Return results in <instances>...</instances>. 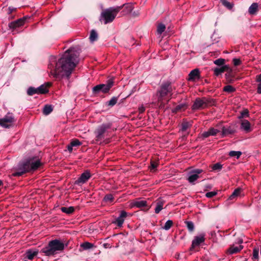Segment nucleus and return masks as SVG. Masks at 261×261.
Returning a JSON list of instances; mask_svg holds the SVG:
<instances>
[{
    "mask_svg": "<svg viewBox=\"0 0 261 261\" xmlns=\"http://www.w3.org/2000/svg\"><path fill=\"white\" fill-rule=\"evenodd\" d=\"M77 56L73 52L72 48L67 50L58 62L55 57H51L48 66L50 74L58 80L64 78L68 80L77 64Z\"/></svg>",
    "mask_w": 261,
    "mask_h": 261,
    "instance_id": "f257e3e1",
    "label": "nucleus"
},
{
    "mask_svg": "<svg viewBox=\"0 0 261 261\" xmlns=\"http://www.w3.org/2000/svg\"><path fill=\"white\" fill-rule=\"evenodd\" d=\"M172 92L173 89L170 82H166L162 84L155 95L157 101L152 102V104L165 111L166 109V105L171 98Z\"/></svg>",
    "mask_w": 261,
    "mask_h": 261,
    "instance_id": "f03ea898",
    "label": "nucleus"
},
{
    "mask_svg": "<svg viewBox=\"0 0 261 261\" xmlns=\"http://www.w3.org/2000/svg\"><path fill=\"white\" fill-rule=\"evenodd\" d=\"M42 164L39 160L34 162L32 160L27 161L20 164L18 169L11 174V176L15 177L21 176L27 172H32L36 170Z\"/></svg>",
    "mask_w": 261,
    "mask_h": 261,
    "instance_id": "7ed1b4c3",
    "label": "nucleus"
},
{
    "mask_svg": "<svg viewBox=\"0 0 261 261\" xmlns=\"http://www.w3.org/2000/svg\"><path fill=\"white\" fill-rule=\"evenodd\" d=\"M65 248V244L60 240L55 239L50 241L47 245L42 248L40 253L45 256H54L59 252L62 251Z\"/></svg>",
    "mask_w": 261,
    "mask_h": 261,
    "instance_id": "20e7f679",
    "label": "nucleus"
},
{
    "mask_svg": "<svg viewBox=\"0 0 261 261\" xmlns=\"http://www.w3.org/2000/svg\"><path fill=\"white\" fill-rule=\"evenodd\" d=\"M120 11V7H110L105 9L101 13L99 21L102 22L103 20L105 24L111 23L113 22Z\"/></svg>",
    "mask_w": 261,
    "mask_h": 261,
    "instance_id": "39448f33",
    "label": "nucleus"
},
{
    "mask_svg": "<svg viewBox=\"0 0 261 261\" xmlns=\"http://www.w3.org/2000/svg\"><path fill=\"white\" fill-rule=\"evenodd\" d=\"M114 80L110 79L107 81L106 84H99L93 87L92 93L94 95H99L101 93L103 94L108 93L111 88L114 86Z\"/></svg>",
    "mask_w": 261,
    "mask_h": 261,
    "instance_id": "423d86ee",
    "label": "nucleus"
},
{
    "mask_svg": "<svg viewBox=\"0 0 261 261\" xmlns=\"http://www.w3.org/2000/svg\"><path fill=\"white\" fill-rule=\"evenodd\" d=\"M112 123L111 122L103 123L99 125L95 131L96 141H101L105 139L107 130L111 128Z\"/></svg>",
    "mask_w": 261,
    "mask_h": 261,
    "instance_id": "0eeeda50",
    "label": "nucleus"
},
{
    "mask_svg": "<svg viewBox=\"0 0 261 261\" xmlns=\"http://www.w3.org/2000/svg\"><path fill=\"white\" fill-rule=\"evenodd\" d=\"M14 122V117L12 114L8 113L4 118L0 119V125L4 128H8L13 126Z\"/></svg>",
    "mask_w": 261,
    "mask_h": 261,
    "instance_id": "6e6552de",
    "label": "nucleus"
},
{
    "mask_svg": "<svg viewBox=\"0 0 261 261\" xmlns=\"http://www.w3.org/2000/svg\"><path fill=\"white\" fill-rule=\"evenodd\" d=\"M220 132V130L219 129L211 127L207 132H204L201 134L198 138L202 140H204L210 136H216L217 134Z\"/></svg>",
    "mask_w": 261,
    "mask_h": 261,
    "instance_id": "1a4fd4ad",
    "label": "nucleus"
},
{
    "mask_svg": "<svg viewBox=\"0 0 261 261\" xmlns=\"http://www.w3.org/2000/svg\"><path fill=\"white\" fill-rule=\"evenodd\" d=\"M203 172V170L200 169H194L190 171L189 177L187 179H197L202 178L201 173Z\"/></svg>",
    "mask_w": 261,
    "mask_h": 261,
    "instance_id": "9d476101",
    "label": "nucleus"
},
{
    "mask_svg": "<svg viewBox=\"0 0 261 261\" xmlns=\"http://www.w3.org/2000/svg\"><path fill=\"white\" fill-rule=\"evenodd\" d=\"M205 241L204 235L200 234L199 236L195 237L192 241L191 246L190 248L191 251L194 249L195 247L199 246L200 244L204 242Z\"/></svg>",
    "mask_w": 261,
    "mask_h": 261,
    "instance_id": "9b49d317",
    "label": "nucleus"
},
{
    "mask_svg": "<svg viewBox=\"0 0 261 261\" xmlns=\"http://www.w3.org/2000/svg\"><path fill=\"white\" fill-rule=\"evenodd\" d=\"M204 108L205 106L204 101L203 100V97L196 98L192 106V110L196 111L197 110L203 109Z\"/></svg>",
    "mask_w": 261,
    "mask_h": 261,
    "instance_id": "f8f14e48",
    "label": "nucleus"
},
{
    "mask_svg": "<svg viewBox=\"0 0 261 261\" xmlns=\"http://www.w3.org/2000/svg\"><path fill=\"white\" fill-rule=\"evenodd\" d=\"M127 216V213L125 211H121L119 216L113 222V223L116 224L118 227H121Z\"/></svg>",
    "mask_w": 261,
    "mask_h": 261,
    "instance_id": "ddd939ff",
    "label": "nucleus"
},
{
    "mask_svg": "<svg viewBox=\"0 0 261 261\" xmlns=\"http://www.w3.org/2000/svg\"><path fill=\"white\" fill-rule=\"evenodd\" d=\"M236 132L234 126L231 125L228 127L223 126L221 131L222 137H224L229 135H232Z\"/></svg>",
    "mask_w": 261,
    "mask_h": 261,
    "instance_id": "4468645a",
    "label": "nucleus"
},
{
    "mask_svg": "<svg viewBox=\"0 0 261 261\" xmlns=\"http://www.w3.org/2000/svg\"><path fill=\"white\" fill-rule=\"evenodd\" d=\"M188 80L189 81L194 82L200 78V72L198 68L192 70L188 75Z\"/></svg>",
    "mask_w": 261,
    "mask_h": 261,
    "instance_id": "2eb2a0df",
    "label": "nucleus"
},
{
    "mask_svg": "<svg viewBox=\"0 0 261 261\" xmlns=\"http://www.w3.org/2000/svg\"><path fill=\"white\" fill-rule=\"evenodd\" d=\"M117 7H120V10L123 8L121 12L123 15L129 14L134 9L133 5L130 3L124 4Z\"/></svg>",
    "mask_w": 261,
    "mask_h": 261,
    "instance_id": "dca6fc26",
    "label": "nucleus"
},
{
    "mask_svg": "<svg viewBox=\"0 0 261 261\" xmlns=\"http://www.w3.org/2000/svg\"><path fill=\"white\" fill-rule=\"evenodd\" d=\"M25 21V18L24 17L18 19L15 21L9 23V27L11 29H15L18 27H21L22 25H23Z\"/></svg>",
    "mask_w": 261,
    "mask_h": 261,
    "instance_id": "f3484780",
    "label": "nucleus"
},
{
    "mask_svg": "<svg viewBox=\"0 0 261 261\" xmlns=\"http://www.w3.org/2000/svg\"><path fill=\"white\" fill-rule=\"evenodd\" d=\"M38 254V251L33 249H28L26 251L24 254V259H28L29 260H32L35 256H36Z\"/></svg>",
    "mask_w": 261,
    "mask_h": 261,
    "instance_id": "a211bd4d",
    "label": "nucleus"
},
{
    "mask_svg": "<svg viewBox=\"0 0 261 261\" xmlns=\"http://www.w3.org/2000/svg\"><path fill=\"white\" fill-rule=\"evenodd\" d=\"M81 145H82V143L78 139H72L70 144L67 146V148L70 152H71L73 147L79 146Z\"/></svg>",
    "mask_w": 261,
    "mask_h": 261,
    "instance_id": "6ab92c4d",
    "label": "nucleus"
},
{
    "mask_svg": "<svg viewBox=\"0 0 261 261\" xmlns=\"http://www.w3.org/2000/svg\"><path fill=\"white\" fill-rule=\"evenodd\" d=\"M225 74V78L227 83H233L234 82V75L233 73L232 70L229 67V70L226 71Z\"/></svg>",
    "mask_w": 261,
    "mask_h": 261,
    "instance_id": "aec40b11",
    "label": "nucleus"
},
{
    "mask_svg": "<svg viewBox=\"0 0 261 261\" xmlns=\"http://www.w3.org/2000/svg\"><path fill=\"white\" fill-rule=\"evenodd\" d=\"M229 66L226 65H223L220 67H216L214 69V74L216 76H219L221 73L229 70Z\"/></svg>",
    "mask_w": 261,
    "mask_h": 261,
    "instance_id": "412c9836",
    "label": "nucleus"
},
{
    "mask_svg": "<svg viewBox=\"0 0 261 261\" xmlns=\"http://www.w3.org/2000/svg\"><path fill=\"white\" fill-rule=\"evenodd\" d=\"M51 86V84L48 83L46 85H42L37 88L38 94H45L48 92V88Z\"/></svg>",
    "mask_w": 261,
    "mask_h": 261,
    "instance_id": "4be33fe9",
    "label": "nucleus"
},
{
    "mask_svg": "<svg viewBox=\"0 0 261 261\" xmlns=\"http://www.w3.org/2000/svg\"><path fill=\"white\" fill-rule=\"evenodd\" d=\"M203 100L204 101L205 108L208 107L215 106L216 105V101L213 98L203 97Z\"/></svg>",
    "mask_w": 261,
    "mask_h": 261,
    "instance_id": "5701e85b",
    "label": "nucleus"
},
{
    "mask_svg": "<svg viewBox=\"0 0 261 261\" xmlns=\"http://www.w3.org/2000/svg\"><path fill=\"white\" fill-rule=\"evenodd\" d=\"M258 10V5L256 3H253L249 8L248 12L251 15H255Z\"/></svg>",
    "mask_w": 261,
    "mask_h": 261,
    "instance_id": "b1692460",
    "label": "nucleus"
},
{
    "mask_svg": "<svg viewBox=\"0 0 261 261\" xmlns=\"http://www.w3.org/2000/svg\"><path fill=\"white\" fill-rule=\"evenodd\" d=\"M242 191L241 188H238L236 189L232 193L229 197L228 200H236L237 197L240 194Z\"/></svg>",
    "mask_w": 261,
    "mask_h": 261,
    "instance_id": "393cba45",
    "label": "nucleus"
},
{
    "mask_svg": "<svg viewBox=\"0 0 261 261\" xmlns=\"http://www.w3.org/2000/svg\"><path fill=\"white\" fill-rule=\"evenodd\" d=\"M243 248V246L240 245L239 247L234 246V245L231 246L228 250V252L230 254H233L240 252Z\"/></svg>",
    "mask_w": 261,
    "mask_h": 261,
    "instance_id": "a878e982",
    "label": "nucleus"
},
{
    "mask_svg": "<svg viewBox=\"0 0 261 261\" xmlns=\"http://www.w3.org/2000/svg\"><path fill=\"white\" fill-rule=\"evenodd\" d=\"M241 128L244 129L246 132H250L251 131L250 123L247 120H244L242 121Z\"/></svg>",
    "mask_w": 261,
    "mask_h": 261,
    "instance_id": "bb28decb",
    "label": "nucleus"
},
{
    "mask_svg": "<svg viewBox=\"0 0 261 261\" xmlns=\"http://www.w3.org/2000/svg\"><path fill=\"white\" fill-rule=\"evenodd\" d=\"M133 206L138 208H143L147 206V201L145 200H137L133 203Z\"/></svg>",
    "mask_w": 261,
    "mask_h": 261,
    "instance_id": "cd10ccee",
    "label": "nucleus"
},
{
    "mask_svg": "<svg viewBox=\"0 0 261 261\" xmlns=\"http://www.w3.org/2000/svg\"><path fill=\"white\" fill-rule=\"evenodd\" d=\"M93 174L88 170L85 171L81 174L80 177L77 179H89L92 177Z\"/></svg>",
    "mask_w": 261,
    "mask_h": 261,
    "instance_id": "c85d7f7f",
    "label": "nucleus"
},
{
    "mask_svg": "<svg viewBox=\"0 0 261 261\" xmlns=\"http://www.w3.org/2000/svg\"><path fill=\"white\" fill-rule=\"evenodd\" d=\"M119 96L116 97L113 96L111 98V99L106 102V106H108L109 107H113L114 106H115L118 100Z\"/></svg>",
    "mask_w": 261,
    "mask_h": 261,
    "instance_id": "c756f323",
    "label": "nucleus"
},
{
    "mask_svg": "<svg viewBox=\"0 0 261 261\" xmlns=\"http://www.w3.org/2000/svg\"><path fill=\"white\" fill-rule=\"evenodd\" d=\"M187 105L185 103H181L177 105L176 107L172 110L173 113H176L179 111H184L187 108Z\"/></svg>",
    "mask_w": 261,
    "mask_h": 261,
    "instance_id": "7c9ffc66",
    "label": "nucleus"
},
{
    "mask_svg": "<svg viewBox=\"0 0 261 261\" xmlns=\"http://www.w3.org/2000/svg\"><path fill=\"white\" fill-rule=\"evenodd\" d=\"M61 211L64 213L70 215L72 214L75 210V208L73 206L67 207H61L60 208Z\"/></svg>",
    "mask_w": 261,
    "mask_h": 261,
    "instance_id": "2f4dec72",
    "label": "nucleus"
},
{
    "mask_svg": "<svg viewBox=\"0 0 261 261\" xmlns=\"http://www.w3.org/2000/svg\"><path fill=\"white\" fill-rule=\"evenodd\" d=\"M164 202L161 200H158L156 203V206L155 208V213L156 214H158L160 212V211L163 209V206L164 205Z\"/></svg>",
    "mask_w": 261,
    "mask_h": 261,
    "instance_id": "473e14b6",
    "label": "nucleus"
},
{
    "mask_svg": "<svg viewBox=\"0 0 261 261\" xmlns=\"http://www.w3.org/2000/svg\"><path fill=\"white\" fill-rule=\"evenodd\" d=\"M53 111V108L51 105H46L44 107L43 113L45 115L50 114Z\"/></svg>",
    "mask_w": 261,
    "mask_h": 261,
    "instance_id": "72a5a7b5",
    "label": "nucleus"
},
{
    "mask_svg": "<svg viewBox=\"0 0 261 261\" xmlns=\"http://www.w3.org/2000/svg\"><path fill=\"white\" fill-rule=\"evenodd\" d=\"M181 131L185 132L188 128H190L192 126V123L190 122L184 121L181 123Z\"/></svg>",
    "mask_w": 261,
    "mask_h": 261,
    "instance_id": "f704fd0d",
    "label": "nucleus"
},
{
    "mask_svg": "<svg viewBox=\"0 0 261 261\" xmlns=\"http://www.w3.org/2000/svg\"><path fill=\"white\" fill-rule=\"evenodd\" d=\"M166 26L162 23H159L157 25V33L161 35L165 30Z\"/></svg>",
    "mask_w": 261,
    "mask_h": 261,
    "instance_id": "c9c22d12",
    "label": "nucleus"
},
{
    "mask_svg": "<svg viewBox=\"0 0 261 261\" xmlns=\"http://www.w3.org/2000/svg\"><path fill=\"white\" fill-rule=\"evenodd\" d=\"M89 39L91 42H94L97 40L98 35L94 30H92L91 31Z\"/></svg>",
    "mask_w": 261,
    "mask_h": 261,
    "instance_id": "e433bc0d",
    "label": "nucleus"
},
{
    "mask_svg": "<svg viewBox=\"0 0 261 261\" xmlns=\"http://www.w3.org/2000/svg\"><path fill=\"white\" fill-rule=\"evenodd\" d=\"M211 168L212 171L218 172L220 171L222 168V165H221L220 163H217L212 165L211 166Z\"/></svg>",
    "mask_w": 261,
    "mask_h": 261,
    "instance_id": "4c0bfd02",
    "label": "nucleus"
},
{
    "mask_svg": "<svg viewBox=\"0 0 261 261\" xmlns=\"http://www.w3.org/2000/svg\"><path fill=\"white\" fill-rule=\"evenodd\" d=\"M81 247L84 250H88L94 247V245L91 243L86 242L81 245Z\"/></svg>",
    "mask_w": 261,
    "mask_h": 261,
    "instance_id": "58836bf2",
    "label": "nucleus"
},
{
    "mask_svg": "<svg viewBox=\"0 0 261 261\" xmlns=\"http://www.w3.org/2000/svg\"><path fill=\"white\" fill-rule=\"evenodd\" d=\"M223 91L228 93H231L236 91V88L231 85H227L223 87Z\"/></svg>",
    "mask_w": 261,
    "mask_h": 261,
    "instance_id": "ea45409f",
    "label": "nucleus"
},
{
    "mask_svg": "<svg viewBox=\"0 0 261 261\" xmlns=\"http://www.w3.org/2000/svg\"><path fill=\"white\" fill-rule=\"evenodd\" d=\"M185 223L186 224L187 228L190 232H193L194 230V225L193 222L186 221Z\"/></svg>",
    "mask_w": 261,
    "mask_h": 261,
    "instance_id": "a19ab883",
    "label": "nucleus"
},
{
    "mask_svg": "<svg viewBox=\"0 0 261 261\" xmlns=\"http://www.w3.org/2000/svg\"><path fill=\"white\" fill-rule=\"evenodd\" d=\"M27 94L30 96L33 95L35 94H38L37 88L33 87H29L27 90Z\"/></svg>",
    "mask_w": 261,
    "mask_h": 261,
    "instance_id": "79ce46f5",
    "label": "nucleus"
},
{
    "mask_svg": "<svg viewBox=\"0 0 261 261\" xmlns=\"http://www.w3.org/2000/svg\"><path fill=\"white\" fill-rule=\"evenodd\" d=\"M222 4L229 10H231L233 7V4L228 2L227 0H220Z\"/></svg>",
    "mask_w": 261,
    "mask_h": 261,
    "instance_id": "37998d69",
    "label": "nucleus"
},
{
    "mask_svg": "<svg viewBox=\"0 0 261 261\" xmlns=\"http://www.w3.org/2000/svg\"><path fill=\"white\" fill-rule=\"evenodd\" d=\"M158 166V163L155 161H151L150 162V166H149L150 170L151 172H154Z\"/></svg>",
    "mask_w": 261,
    "mask_h": 261,
    "instance_id": "c03bdc74",
    "label": "nucleus"
},
{
    "mask_svg": "<svg viewBox=\"0 0 261 261\" xmlns=\"http://www.w3.org/2000/svg\"><path fill=\"white\" fill-rule=\"evenodd\" d=\"M114 200L113 196L111 194H107L103 198V201L106 202L111 203Z\"/></svg>",
    "mask_w": 261,
    "mask_h": 261,
    "instance_id": "a18cd8bd",
    "label": "nucleus"
},
{
    "mask_svg": "<svg viewBox=\"0 0 261 261\" xmlns=\"http://www.w3.org/2000/svg\"><path fill=\"white\" fill-rule=\"evenodd\" d=\"M173 224V221L171 220H169L165 223V224L164 226L163 227V228L165 230H168L170 229V228L172 226Z\"/></svg>",
    "mask_w": 261,
    "mask_h": 261,
    "instance_id": "49530a36",
    "label": "nucleus"
},
{
    "mask_svg": "<svg viewBox=\"0 0 261 261\" xmlns=\"http://www.w3.org/2000/svg\"><path fill=\"white\" fill-rule=\"evenodd\" d=\"M242 154V152L241 151H230L229 152V155L231 157L236 156L237 159H239L241 155Z\"/></svg>",
    "mask_w": 261,
    "mask_h": 261,
    "instance_id": "de8ad7c7",
    "label": "nucleus"
},
{
    "mask_svg": "<svg viewBox=\"0 0 261 261\" xmlns=\"http://www.w3.org/2000/svg\"><path fill=\"white\" fill-rule=\"evenodd\" d=\"M225 60L222 58H219L214 61V64L218 66H223L225 63Z\"/></svg>",
    "mask_w": 261,
    "mask_h": 261,
    "instance_id": "09e8293b",
    "label": "nucleus"
},
{
    "mask_svg": "<svg viewBox=\"0 0 261 261\" xmlns=\"http://www.w3.org/2000/svg\"><path fill=\"white\" fill-rule=\"evenodd\" d=\"M258 253L259 249L258 248H255L253 250V257L252 259H258Z\"/></svg>",
    "mask_w": 261,
    "mask_h": 261,
    "instance_id": "8fccbe9b",
    "label": "nucleus"
},
{
    "mask_svg": "<svg viewBox=\"0 0 261 261\" xmlns=\"http://www.w3.org/2000/svg\"><path fill=\"white\" fill-rule=\"evenodd\" d=\"M249 115V111L247 109H245L243 110L241 113V116L239 117L240 118H244L245 117H248Z\"/></svg>",
    "mask_w": 261,
    "mask_h": 261,
    "instance_id": "3c124183",
    "label": "nucleus"
},
{
    "mask_svg": "<svg viewBox=\"0 0 261 261\" xmlns=\"http://www.w3.org/2000/svg\"><path fill=\"white\" fill-rule=\"evenodd\" d=\"M217 194V192L215 191L209 192L206 193L205 196L207 198H212L216 195Z\"/></svg>",
    "mask_w": 261,
    "mask_h": 261,
    "instance_id": "603ef678",
    "label": "nucleus"
},
{
    "mask_svg": "<svg viewBox=\"0 0 261 261\" xmlns=\"http://www.w3.org/2000/svg\"><path fill=\"white\" fill-rule=\"evenodd\" d=\"M232 61L234 65L236 66L240 65L241 63V61L239 59L234 58Z\"/></svg>",
    "mask_w": 261,
    "mask_h": 261,
    "instance_id": "864d4df0",
    "label": "nucleus"
},
{
    "mask_svg": "<svg viewBox=\"0 0 261 261\" xmlns=\"http://www.w3.org/2000/svg\"><path fill=\"white\" fill-rule=\"evenodd\" d=\"M86 181L87 180H75L74 184L81 186L85 183Z\"/></svg>",
    "mask_w": 261,
    "mask_h": 261,
    "instance_id": "5fc2aeb1",
    "label": "nucleus"
},
{
    "mask_svg": "<svg viewBox=\"0 0 261 261\" xmlns=\"http://www.w3.org/2000/svg\"><path fill=\"white\" fill-rule=\"evenodd\" d=\"M257 92L258 94H261V83H259L257 85Z\"/></svg>",
    "mask_w": 261,
    "mask_h": 261,
    "instance_id": "6e6d98bb",
    "label": "nucleus"
},
{
    "mask_svg": "<svg viewBox=\"0 0 261 261\" xmlns=\"http://www.w3.org/2000/svg\"><path fill=\"white\" fill-rule=\"evenodd\" d=\"M145 110V108L144 107H141L139 108L138 111L140 114L143 113Z\"/></svg>",
    "mask_w": 261,
    "mask_h": 261,
    "instance_id": "4d7b16f0",
    "label": "nucleus"
},
{
    "mask_svg": "<svg viewBox=\"0 0 261 261\" xmlns=\"http://www.w3.org/2000/svg\"><path fill=\"white\" fill-rule=\"evenodd\" d=\"M16 10V9L15 8H11V7H9V9H8V13L9 14H11L12 13L13 11H15Z\"/></svg>",
    "mask_w": 261,
    "mask_h": 261,
    "instance_id": "13d9d810",
    "label": "nucleus"
},
{
    "mask_svg": "<svg viewBox=\"0 0 261 261\" xmlns=\"http://www.w3.org/2000/svg\"><path fill=\"white\" fill-rule=\"evenodd\" d=\"M212 185H207L205 186V190H208V189H211L212 188Z\"/></svg>",
    "mask_w": 261,
    "mask_h": 261,
    "instance_id": "bf43d9fd",
    "label": "nucleus"
},
{
    "mask_svg": "<svg viewBox=\"0 0 261 261\" xmlns=\"http://www.w3.org/2000/svg\"><path fill=\"white\" fill-rule=\"evenodd\" d=\"M257 81L259 83H261V73L257 76Z\"/></svg>",
    "mask_w": 261,
    "mask_h": 261,
    "instance_id": "052dcab7",
    "label": "nucleus"
},
{
    "mask_svg": "<svg viewBox=\"0 0 261 261\" xmlns=\"http://www.w3.org/2000/svg\"><path fill=\"white\" fill-rule=\"evenodd\" d=\"M189 182L192 184V185H195V180H189Z\"/></svg>",
    "mask_w": 261,
    "mask_h": 261,
    "instance_id": "680f3d73",
    "label": "nucleus"
},
{
    "mask_svg": "<svg viewBox=\"0 0 261 261\" xmlns=\"http://www.w3.org/2000/svg\"><path fill=\"white\" fill-rule=\"evenodd\" d=\"M260 255H261V248H260Z\"/></svg>",
    "mask_w": 261,
    "mask_h": 261,
    "instance_id": "e2e57ef3",
    "label": "nucleus"
}]
</instances>
